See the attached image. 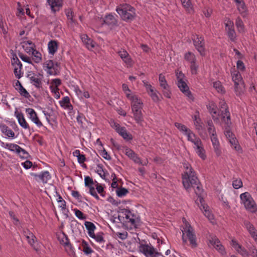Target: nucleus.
I'll list each match as a JSON object with an SVG mask.
<instances>
[{"mask_svg": "<svg viewBox=\"0 0 257 257\" xmlns=\"http://www.w3.org/2000/svg\"><path fill=\"white\" fill-rule=\"evenodd\" d=\"M175 126L187 137L188 141L193 144V147L197 156L202 160H206L207 155L201 140L185 125L179 122H176L175 123Z\"/></svg>", "mask_w": 257, "mask_h": 257, "instance_id": "obj_1", "label": "nucleus"}, {"mask_svg": "<svg viewBox=\"0 0 257 257\" xmlns=\"http://www.w3.org/2000/svg\"><path fill=\"white\" fill-rule=\"evenodd\" d=\"M183 223L181 229L183 241L186 244L189 243L192 247H195L197 242L193 229L184 218L183 219Z\"/></svg>", "mask_w": 257, "mask_h": 257, "instance_id": "obj_2", "label": "nucleus"}, {"mask_svg": "<svg viewBox=\"0 0 257 257\" xmlns=\"http://www.w3.org/2000/svg\"><path fill=\"white\" fill-rule=\"evenodd\" d=\"M183 167L185 170L182 175V182L184 188L189 190L194 185H197L198 180L189 164L185 163Z\"/></svg>", "mask_w": 257, "mask_h": 257, "instance_id": "obj_3", "label": "nucleus"}, {"mask_svg": "<svg viewBox=\"0 0 257 257\" xmlns=\"http://www.w3.org/2000/svg\"><path fill=\"white\" fill-rule=\"evenodd\" d=\"M116 11L121 19L126 22L134 20L136 16L135 9L127 4H122L118 6Z\"/></svg>", "mask_w": 257, "mask_h": 257, "instance_id": "obj_4", "label": "nucleus"}, {"mask_svg": "<svg viewBox=\"0 0 257 257\" xmlns=\"http://www.w3.org/2000/svg\"><path fill=\"white\" fill-rule=\"evenodd\" d=\"M176 75L177 80V85L179 89L184 95L187 97L188 100L193 101L194 98L186 84L184 75L181 71L177 70Z\"/></svg>", "mask_w": 257, "mask_h": 257, "instance_id": "obj_5", "label": "nucleus"}, {"mask_svg": "<svg viewBox=\"0 0 257 257\" xmlns=\"http://www.w3.org/2000/svg\"><path fill=\"white\" fill-rule=\"evenodd\" d=\"M239 197L241 204L247 211L251 213L257 212V204L248 192L241 193Z\"/></svg>", "mask_w": 257, "mask_h": 257, "instance_id": "obj_6", "label": "nucleus"}, {"mask_svg": "<svg viewBox=\"0 0 257 257\" xmlns=\"http://www.w3.org/2000/svg\"><path fill=\"white\" fill-rule=\"evenodd\" d=\"M131 102V108L134 117L138 123H141L143 120L142 109L143 103L141 99L138 97L133 99Z\"/></svg>", "mask_w": 257, "mask_h": 257, "instance_id": "obj_7", "label": "nucleus"}, {"mask_svg": "<svg viewBox=\"0 0 257 257\" xmlns=\"http://www.w3.org/2000/svg\"><path fill=\"white\" fill-rule=\"evenodd\" d=\"M207 130L210 135V139L214 153L217 157H219L221 154V150L219 142L216 136L215 128L211 121H209L207 122Z\"/></svg>", "mask_w": 257, "mask_h": 257, "instance_id": "obj_8", "label": "nucleus"}, {"mask_svg": "<svg viewBox=\"0 0 257 257\" xmlns=\"http://www.w3.org/2000/svg\"><path fill=\"white\" fill-rule=\"evenodd\" d=\"M230 244L236 251L243 257H248L249 255L252 257H257V249L254 246L249 248V253L246 249L239 244L234 238L231 239Z\"/></svg>", "mask_w": 257, "mask_h": 257, "instance_id": "obj_9", "label": "nucleus"}, {"mask_svg": "<svg viewBox=\"0 0 257 257\" xmlns=\"http://www.w3.org/2000/svg\"><path fill=\"white\" fill-rule=\"evenodd\" d=\"M139 250L146 257H159L161 255L151 244H141Z\"/></svg>", "mask_w": 257, "mask_h": 257, "instance_id": "obj_10", "label": "nucleus"}, {"mask_svg": "<svg viewBox=\"0 0 257 257\" xmlns=\"http://www.w3.org/2000/svg\"><path fill=\"white\" fill-rule=\"evenodd\" d=\"M122 215L123 216L122 217L125 218V220L122 219L121 216L117 215L116 216H113L112 221L117 223L125 221L126 223H130L134 226H136L137 218L130 211H125L124 212H122Z\"/></svg>", "mask_w": 257, "mask_h": 257, "instance_id": "obj_11", "label": "nucleus"}, {"mask_svg": "<svg viewBox=\"0 0 257 257\" xmlns=\"http://www.w3.org/2000/svg\"><path fill=\"white\" fill-rule=\"evenodd\" d=\"M96 26L100 27L104 24L114 26L117 24V20L114 15L111 14L106 15L104 17H98L96 19Z\"/></svg>", "mask_w": 257, "mask_h": 257, "instance_id": "obj_12", "label": "nucleus"}, {"mask_svg": "<svg viewBox=\"0 0 257 257\" xmlns=\"http://www.w3.org/2000/svg\"><path fill=\"white\" fill-rule=\"evenodd\" d=\"M220 114L221 115V120L222 122L229 126L231 124L230 120V115L229 111L227 108L226 102L224 100H220L219 101Z\"/></svg>", "mask_w": 257, "mask_h": 257, "instance_id": "obj_13", "label": "nucleus"}, {"mask_svg": "<svg viewBox=\"0 0 257 257\" xmlns=\"http://www.w3.org/2000/svg\"><path fill=\"white\" fill-rule=\"evenodd\" d=\"M224 135L230 143L231 147L233 148L236 151L238 152H241V147L238 144V142L237 140L235 135L233 134V133L229 128L225 129L224 131Z\"/></svg>", "mask_w": 257, "mask_h": 257, "instance_id": "obj_14", "label": "nucleus"}, {"mask_svg": "<svg viewBox=\"0 0 257 257\" xmlns=\"http://www.w3.org/2000/svg\"><path fill=\"white\" fill-rule=\"evenodd\" d=\"M109 123L111 126L124 140L128 141L132 139V136L126 131L124 127L120 126L119 124L117 123L113 120H111Z\"/></svg>", "mask_w": 257, "mask_h": 257, "instance_id": "obj_15", "label": "nucleus"}, {"mask_svg": "<svg viewBox=\"0 0 257 257\" xmlns=\"http://www.w3.org/2000/svg\"><path fill=\"white\" fill-rule=\"evenodd\" d=\"M24 234L27 238L29 244L36 250H39L41 248L42 244L37 241L36 236L32 232L27 229L24 231Z\"/></svg>", "mask_w": 257, "mask_h": 257, "instance_id": "obj_16", "label": "nucleus"}, {"mask_svg": "<svg viewBox=\"0 0 257 257\" xmlns=\"http://www.w3.org/2000/svg\"><path fill=\"white\" fill-rule=\"evenodd\" d=\"M51 92L53 94L55 98L58 99L60 97L59 87L61 84V80L59 78L51 79L48 82Z\"/></svg>", "mask_w": 257, "mask_h": 257, "instance_id": "obj_17", "label": "nucleus"}, {"mask_svg": "<svg viewBox=\"0 0 257 257\" xmlns=\"http://www.w3.org/2000/svg\"><path fill=\"white\" fill-rule=\"evenodd\" d=\"M196 203L199 206L200 210L202 211L204 215L211 221L214 219L213 215L210 211L208 206L205 204L203 198L199 197L198 199L196 200Z\"/></svg>", "mask_w": 257, "mask_h": 257, "instance_id": "obj_18", "label": "nucleus"}, {"mask_svg": "<svg viewBox=\"0 0 257 257\" xmlns=\"http://www.w3.org/2000/svg\"><path fill=\"white\" fill-rule=\"evenodd\" d=\"M194 125L196 130L198 131L200 136L203 137L205 131L204 125L201 119L198 111H196L195 114L192 116Z\"/></svg>", "mask_w": 257, "mask_h": 257, "instance_id": "obj_19", "label": "nucleus"}, {"mask_svg": "<svg viewBox=\"0 0 257 257\" xmlns=\"http://www.w3.org/2000/svg\"><path fill=\"white\" fill-rule=\"evenodd\" d=\"M207 108L211 114L214 121L216 122H219L220 119H221V115L215 103L213 101H209L207 105Z\"/></svg>", "mask_w": 257, "mask_h": 257, "instance_id": "obj_20", "label": "nucleus"}, {"mask_svg": "<svg viewBox=\"0 0 257 257\" xmlns=\"http://www.w3.org/2000/svg\"><path fill=\"white\" fill-rule=\"evenodd\" d=\"M159 81L160 87L162 89L163 93L165 97L170 98L171 97V92L170 86L166 80L165 76L160 74L159 76Z\"/></svg>", "mask_w": 257, "mask_h": 257, "instance_id": "obj_21", "label": "nucleus"}, {"mask_svg": "<svg viewBox=\"0 0 257 257\" xmlns=\"http://www.w3.org/2000/svg\"><path fill=\"white\" fill-rule=\"evenodd\" d=\"M43 69L50 75H55L57 73V65L52 60H47L43 64Z\"/></svg>", "mask_w": 257, "mask_h": 257, "instance_id": "obj_22", "label": "nucleus"}, {"mask_svg": "<svg viewBox=\"0 0 257 257\" xmlns=\"http://www.w3.org/2000/svg\"><path fill=\"white\" fill-rule=\"evenodd\" d=\"M224 25L228 37L231 40H234L236 37V34L234 30V23L233 21L229 19L226 18L224 20Z\"/></svg>", "mask_w": 257, "mask_h": 257, "instance_id": "obj_23", "label": "nucleus"}, {"mask_svg": "<svg viewBox=\"0 0 257 257\" xmlns=\"http://www.w3.org/2000/svg\"><path fill=\"white\" fill-rule=\"evenodd\" d=\"M208 244L210 247L215 248L221 254H225L226 252L224 247L221 244L220 241L215 236H212L209 238Z\"/></svg>", "mask_w": 257, "mask_h": 257, "instance_id": "obj_24", "label": "nucleus"}, {"mask_svg": "<svg viewBox=\"0 0 257 257\" xmlns=\"http://www.w3.org/2000/svg\"><path fill=\"white\" fill-rule=\"evenodd\" d=\"M26 112L28 117L38 127H41L43 126L42 122L39 119L36 112L34 109L27 108H26Z\"/></svg>", "mask_w": 257, "mask_h": 257, "instance_id": "obj_25", "label": "nucleus"}, {"mask_svg": "<svg viewBox=\"0 0 257 257\" xmlns=\"http://www.w3.org/2000/svg\"><path fill=\"white\" fill-rule=\"evenodd\" d=\"M122 151L128 158L133 160L135 163L140 164L143 165H146V162H142L135 152L130 148L124 147L122 148Z\"/></svg>", "mask_w": 257, "mask_h": 257, "instance_id": "obj_26", "label": "nucleus"}, {"mask_svg": "<svg viewBox=\"0 0 257 257\" xmlns=\"http://www.w3.org/2000/svg\"><path fill=\"white\" fill-rule=\"evenodd\" d=\"M80 38L86 48L89 50L93 51L97 46L96 43L86 34H81L80 35Z\"/></svg>", "mask_w": 257, "mask_h": 257, "instance_id": "obj_27", "label": "nucleus"}, {"mask_svg": "<svg viewBox=\"0 0 257 257\" xmlns=\"http://www.w3.org/2000/svg\"><path fill=\"white\" fill-rule=\"evenodd\" d=\"M144 85L146 88L147 92L152 98L154 102H158L159 101V97L158 95V92L150 84L147 82L143 81Z\"/></svg>", "mask_w": 257, "mask_h": 257, "instance_id": "obj_28", "label": "nucleus"}, {"mask_svg": "<svg viewBox=\"0 0 257 257\" xmlns=\"http://www.w3.org/2000/svg\"><path fill=\"white\" fill-rule=\"evenodd\" d=\"M194 44L197 51L202 56L205 55V50L204 47L203 39L201 37H197L194 39Z\"/></svg>", "mask_w": 257, "mask_h": 257, "instance_id": "obj_29", "label": "nucleus"}, {"mask_svg": "<svg viewBox=\"0 0 257 257\" xmlns=\"http://www.w3.org/2000/svg\"><path fill=\"white\" fill-rule=\"evenodd\" d=\"M15 116L18 119V121L20 126L24 129L29 128V124L25 118L24 114L20 111H18L17 108L15 111Z\"/></svg>", "mask_w": 257, "mask_h": 257, "instance_id": "obj_30", "label": "nucleus"}, {"mask_svg": "<svg viewBox=\"0 0 257 257\" xmlns=\"http://www.w3.org/2000/svg\"><path fill=\"white\" fill-rule=\"evenodd\" d=\"M21 45L23 50L28 54H31V53L35 49V45L31 41L24 40L21 43Z\"/></svg>", "mask_w": 257, "mask_h": 257, "instance_id": "obj_31", "label": "nucleus"}, {"mask_svg": "<svg viewBox=\"0 0 257 257\" xmlns=\"http://www.w3.org/2000/svg\"><path fill=\"white\" fill-rule=\"evenodd\" d=\"M47 2L53 12L59 11L63 6V0H47Z\"/></svg>", "mask_w": 257, "mask_h": 257, "instance_id": "obj_32", "label": "nucleus"}, {"mask_svg": "<svg viewBox=\"0 0 257 257\" xmlns=\"http://www.w3.org/2000/svg\"><path fill=\"white\" fill-rule=\"evenodd\" d=\"M122 90L126 97L130 101L138 97L134 92L132 91L126 84H122Z\"/></svg>", "mask_w": 257, "mask_h": 257, "instance_id": "obj_33", "label": "nucleus"}, {"mask_svg": "<svg viewBox=\"0 0 257 257\" xmlns=\"http://www.w3.org/2000/svg\"><path fill=\"white\" fill-rule=\"evenodd\" d=\"M0 130L8 138L14 139L15 138L14 132L8 126L4 124H0Z\"/></svg>", "mask_w": 257, "mask_h": 257, "instance_id": "obj_34", "label": "nucleus"}, {"mask_svg": "<svg viewBox=\"0 0 257 257\" xmlns=\"http://www.w3.org/2000/svg\"><path fill=\"white\" fill-rule=\"evenodd\" d=\"M118 54L123 61L128 66H131L132 64V60L127 52L124 50H121L118 52Z\"/></svg>", "mask_w": 257, "mask_h": 257, "instance_id": "obj_35", "label": "nucleus"}, {"mask_svg": "<svg viewBox=\"0 0 257 257\" xmlns=\"http://www.w3.org/2000/svg\"><path fill=\"white\" fill-rule=\"evenodd\" d=\"M245 226L246 229L248 230L250 235L253 239L254 241L257 240V230L254 227L250 222H246L245 223Z\"/></svg>", "mask_w": 257, "mask_h": 257, "instance_id": "obj_36", "label": "nucleus"}, {"mask_svg": "<svg viewBox=\"0 0 257 257\" xmlns=\"http://www.w3.org/2000/svg\"><path fill=\"white\" fill-rule=\"evenodd\" d=\"M235 5L239 13L243 17H245L247 15V8L243 1L235 4Z\"/></svg>", "mask_w": 257, "mask_h": 257, "instance_id": "obj_37", "label": "nucleus"}, {"mask_svg": "<svg viewBox=\"0 0 257 257\" xmlns=\"http://www.w3.org/2000/svg\"><path fill=\"white\" fill-rule=\"evenodd\" d=\"M59 103L61 106L65 109L69 110L73 109V106L70 103V99L68 96L63 97L61 100L59 101Z\"/></svg>", "mask_w": 257, "mask_h": 257, "instance_id": "obj_38", "label": "nucleus"}, {"mask_svg": "<svg viewBox=\"0 0 257 257\" xmlns=\"http://www.w3.org/2000/svg\"><path fill=\"white\" fill-rule=\"evenodd\" d=\"M15 88L19 91L20 94L25 97V98H29L30 96L29 93L22 86L19 81H17L15 84Z\"/></svg>", "mask_w": 257, "mask_h": 257, "instance_id": "obj_39", "label": "nucleus"}, {"mask_svg": "<svg viewBox=\"0 0 257 257\" xmlns=\"http://www.w3.org/2000/svg\"><path fill=\"white\" fill-rule=\"evenodd\" d=\"M84 224L87 230L88 235L91 237L95 234L94 231L96 229L95 225L89 221H85Z\"/></svg>", "mask_w": 257, "mask_h": 257, "instance_id": "obj_40", "label": "nucleus"}, {"mask_svg": "<svg viewBox=\"0 0 257 257\" xmlns=\"http://www.w3.org/2000/svg\"><path fill=\"white\" fill-rule=\"evenodd\" d=\"M48 49L49 54L53 55L58 50V44L56 41H50L48 44Z\"/></svg>", "mask_w": 257, "mask_h": 257, "instance_id": "obj_41", "label": "nucleus"}, {"mask_svg": "<svg viewBox=\"0 0 257 257\" xmlns=\"http://www.w3.org/2000/svg\"><path fill=\"white\" fill-rule=\"evenodd\" d=\"M245 89V85L243 82L234 83V91L237 95L242 94Z\"/></svg>", "mask_w": 257, "mask_h": 257, "instance_id": "obj_42", "label": "nucleus"}, {"mask_svg": "<svg viewBox=\"0 0 257 257\" xmlns=\"http://www.w3.org/2000/svg\"><path fill=\"white\" fill-rule=\"evenodd\" d=\"M63 246L65 251L67 252L69 256L70 257L76 256L75 249L69 242L64 245Z\"/></svg>", "mask_w": 257, "mask_h": 257, "instance_id": "obj_43", "label": "nucleus"}, {"mask_svg": "<svg viewBox=\"0 0 257 257\" xmlns=\"http://www.w3.org/2000/svg\"><path fill=\"white\" fill-rule=\"evenodd\" d=\"M82 251L86 255H89L93 252V249L91 248L88 242L83 240L81 242Z\"/></svg>", "mask_w": 257, "mask_h": 257, "instance_id": "obj_44", "label": "nucleus"}, {"mask_svg": "<svg viewBox=\"0 0 257 257\" xmlns=\"http://www.w3.org/2000/svg\"><path fill=\"white\" fill-rule=\"evenodd\" d=\"M212 85L213 87L218 92L224 93L225 92V89L219 81H214L212 82Z\"/></svg>", "mask_w": 257, "mask_h": 257, "instance_id": "obj_45", "label": "nucleus"}, {"mask_svg": "<svg viewBox=\"0 0 257 257\" xmlns=\"http://www.w3.org/2000/svg\"><path fill=\"white\" fill-rule=\"evenodd\" d=\"M184 59L190 64L195 62L196 61L195 55L190 52H188L185 54Z\"/></svg>", "mask_w": 257, "mask_h": 257, "instance_id": "obj_46", "label": "nucleus"}, {"mask_svg": "<svg viewBox=\"0 0 257 257\" xmlns=\"http://www.w3.org/2000/svg\"><path fill=\"white\" fill-rule=\"evenodd\" d=\"M231 76L232 79L234 82V83H238L239 82H243L241 75L238 71L234 70L231 72Z\"/></svg>", "mask_w": 257, "mask_h": 257, "instance_id": "obj_47", "label": "nucleus"}, {"mask_svg": "<svg viewBox=\"0 0 257 257\" xmlns=\"http://www.w3.org/2000/svg\"><path fill=\"white\" fill-rule=\"evenodd\" d=\"M95 171L102 179L106 180V173L103 170L101 165L99 164L97 165L95 169Z\"/></svg>", "mask_w": 257, "mask_h": 257, "instance_id": "obj_48", "label": "nucleus"}, {"mask_svg": "<svg viewBox=\"0 0 257 257\" xmlns=\"http://www.w3.org/2000/svg\"><path fill=\"white\" fill-rule=\"evenodd\" d=\"M32 58L36 63H39L42 60V55L38 51L34 49L31 53Z\"/></svg>", "mask_w": 257, "mask_h": 257, "instance_id": "obj_49", "label": "nucleus"}, {"mask_svg": "<svg viewBox=\"0 0 257 257\" xmlns=\"http://www.w3.org/2000/svg\"><path fill=\"white\" fill-rule=\"evenodd\" d=\"M39 178L43 182L47 183L48 180H49L51 178L50 175L48 171H45L42 173L39 176Z\"/></svg>", "mask_w": 257, "mask_h": 257, "instance_id": "obj_50", "label": "nucleus"}, {"mask_svg": "<svg viewBox=\"0 0 257 257\" xmlns=\"http://www.w3.org/2000/svg\"><path fill=\"white\" fill-rule=\"evenodd\" d=\"M58 239L63 245L69 242L67 236L63 232H61L58 235Z\"/></svg>", "mask_w": 257, "mask_h": 257, "instance_id": "obj_51", "label": "nucleus"}, {"mask_svg": "<svg viewBox=\"0 0 257 257\" xmlns=\"http://www.w3.org/2000/svg\"><path fill=\"white\" fill-rule=\"evenodd\" d=\"M182 4L183 7L188 12H191L193 11L192 5L190 2V0H181Z\"/></svg>", "mask_w": 257, "mask_h": 257, "instance_id": "obj_52", "label": "nucleus"}, {"mask_svg": "<svg viewBox=\"0 0 257 257\" xmlns=\"http://www.w3.org/2000/svg\"><path fill=\"white\" fill-rule=\"evenodd\" d=\"M91 238L94 239L97 242L99 243L104 242L103 233L102 232H98L96 234H94Z\"/></svg>", "mask_w": 257, "mask_h": 257, "instance_id": "obj_53", "label": "nucleus"}, {"mask_svg": "<svg viewBox=\"0 0 257 257\" xmlns=\"http://www.w3.org/2000/svg\"><path fill=\"white\" fill-rule=\"evenodd\" d=\"M76 96L79 99H83L84 98H88L90 97V94L88 91L80 90V92L77 94Z\"/></svg>", "mask_w": 257, "mask_h": 257, "instance_id": "obj_54", "label": "nucleus"}, {"mask_svg": "<svg viewBox=\"0 0 257 257\" xmlns=\"http://www.w3.org/2000/svg\"><path fill=\"white\" fill-rule=\"evenodd\" d=\"M30 80L31 83L36 86V87H39L41 83V79L40 78L36 75H33L30 77Z\"/></svg>", "mask_w": 257, "mask_h": 257, "instance_id": "obj_55", "label": "nucleus"}, {"mask_svg": "<svg viewBox=\"0 0 257 257\" xmlns=\"http://www.w3.org/2000/svg\"><path fill=\"white\" fill-rule=\"evenodd\" d=\"M128 190L124 188H119L116 191V195L119 197H122L128 193Z\"/></svg>", "mask_w": 257, "mask_h": 257, "instance_id": "obj_56", "label": "nucleus"}, {"mask_svg": "<svg viewBox=\"0 0 257 257\" xmlns=\"http://www.w3.org/2000/svg\"><path fill=\"white\" fill-rule=\"evenodd\" d=\"M232 186L237 189L242 187V182L240 179H234L232 182Z\"/></svg>", "mask_w": 257, "mask_h": 257, "instance_id": "obj_57", "label": "nucleus"}, {"mask_svg": "<svg viewBox=\"0 0 257 257\" xmlns=\"http://www.w3.org/2000/svg\"><path fill=\"white\" fill-rule=\"evenodd\" d=\"M16 153L22 158H27L29 156V154L23 149L19 147Z\"/></svg>", "mask_w": 257, "mask_h": 257, "instance_id": "obj_58", "label": "nucleus"}, {"mask_svg": "<svg viewBox=\"0 0 257 257\" xmlns=\"http://www.w3.org/2000/svg\"><path fill=\"white\" fill-rule=\"evenodd\" d=\"M236 26L238 31L242 32L243 31L244 27L242 20L240 18H237L236 20Z\"/></svg>", "mask_w": 257, "mask_h": 257, "instance_id": "obj_59", "label": "nucleus"}, {"mask_svg": "<svg viewBox=\"0 0 257 257\" xmlns=\"http://www.w3.org/2000/svg\"><path fill=\"white\" fill-rule=\"evenodd\" d=\"M21 69L22 66H18V67H14V74L18 78H20L22 76Z\"/></svg>", "mask_w": 257, "mask_h": 257, "instance_id": "obj_60", "label": "nucleus"}, {"mask_svg": "<svg viewBox=\"0 0 257 257\" xmlns=\"http://www.w3.org/2000/svg\"><path fill=\"white\" fill-rule=\"evenodd\" d=\"M75 215L76 216L81 220H83L86 218L85 215L80 210L78 209H74Z\"/></svg>", "mask_w": 257, "mask_h": 257, "instance_id": "obj_61", "label": "nucleus"}, {"mask_svg": "<svg viewBox=\"0 0 257 257\" xmlns=\"http://www.w3.org/2000/svg\"><path fill=\"white\" fill-rule=\"evenodd\" d=\"M198 69V65L196 62L190 64V70L192 74H196Z\"/></svg>", "mask_w": 257, "mask_h": 257, "instance_id": "obj_62", "label": "nucleus"}, {"mask_svg": "<svg viewBox=\"0 0 257 257\" xmlns=\"http://www.w3.org/2000/svg\"><path fill=\"white\" fill-rule=\"evenodd\" d=\"M236 67L237 69L240 71H243L245 69L244 63L240 60H237L236 62Z\"/></svg>", "mask_w": 257, "mask_h": 257, "instance_id": "obj_63", "label": "nucleus"}, {"mask_svg": "<svg viewBox=\"0 0 257 257\" xmlns=\"http://www.w3.org/2000/svg\"><path fill=\"white\" fill-rule=\"evenodd\" d=\"M100 154L103 158L107 160H110L111 159L110 156L104 148H102V150L100 151Z\"/></svg>", "mask_w": 257, "mask_h": 257, "instance_id": "obj_64", "label": "nucleus"}]
</instances>
